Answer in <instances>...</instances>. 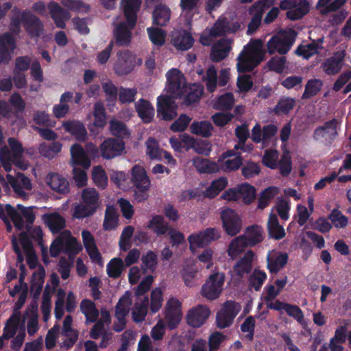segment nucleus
I'll return each mask as SVG.
<instances>
[{"label":"nucleus","mask_w":351,"mask_h":351,"mask_svg":"<svg viewBox=\"0 0 351 351\" xmlns=\"http://www.w3.org/2000/svg\"><path fill=\"white\" fill-rule=\"evenodd\" d=\"M141 269L143 274L149 271L153 273L156 271L158 265L157 254L152 250H148L141 257Z\"/></svg>","instance_id":"e433bc0d"},{"label":"nucleus","mask_w":351,"mask_h":351,"mask_svg":"<svg viewBox=\"0 0 351 351\" xmlns=\"http://www.w3.org/2000/svg\"><path fill=\"white\" fill-rule=\"evenodd\" d=\"M319 43H323V38H319L317 42L313 40L312 43L307 44L306 45H299L296 50L295 53L299 56H302L305 59H308L312 56L317 53L319 49Z\"/></svg>","instance_id":"c03bdc74"},{"label":"nucleus","mask_w":351,"mask_h":351,"mask_svg":"<svg viewBox=\"0 0 351 351\" xmlns=\"http://www.w3.org/2000/svg\"><path fill=\"white\" fill-rule=\"evenodd\" d=\"M202 80L206 82V87L209 93H213L217 85V73L215 66L212 65L206 70Z\"/></svg>","instance_id":"3c124183"},{"label":"nucleus","mask_w":351,"mask_h":351,"mask_svg":"<svg viewBox=\"0 0 351 351\" xmlns=\"http://www.w3.org/2000/svg\"><path fill=\"white\" fill-rule=\"evenodd\" d=\"M62 147V143L58 141H53L51 144L43 143L40 144L38 151L40 154L43 157L51 159L61 152Z\"/></svg>","instance_id":"79ce46f5"},{"label":"nucleus","mask_w":351,"mask_h":351,"mask_svg":"<svg viewBox=\"0 0 351 351\" xmlns=\"http://www.w3.org/2000/svg\"><path fill=\"white\" fill-rule=\"evenodd\" d=\"M168 222L162 215H156L149 221L147 228L152 230L157 236L165 235L170 228Z\"/></svg>","instance_id":"7c9ffc66"},{"label":"nucleus","mask_w":351,"mask_h":351,"mask_svg":"<svg viewBox=\"0 0 351 351\" xmlns=\"http://www.w3.org/2000/svg\"><path fill=\"white\" fill-rule=\"evenodd\" d=\"M239 198H242L245 204L252 203L256 197V189L249 184H242L239 189Z\"/></svg>","instance_id":"bf43d9fd"},{"label":"nucleus","mask_w":351,"mask_h":351,"mask_svg":"<svg viewBox=\"0 0 351 351\" xmlns=\"http://www.w3.org/2000/svg\"><path fill=\"white\" fill-rule=\"evenodd\" d=\"M125 149V142L114 137L106 138L99 145L101 156L106 160H111L122 155Z\"/></svg>","instance_id":"0eeeda50"},{"label":"nucleus","mask_w":351,"mask_h":351,"mask_svg":"<svg viewBox=\"0 0 351 351\" xmlns=\"http://www.w3.org/2000/svg\"><path fill=\"white\" fill-rule=\"evenodd\" d=\"M47 8L56 26L58 28L64 29L66 22L71 18L70 12L55 1L49 2Z\"/></svg>","instance_id":"2eb2a0df"},{"label":"nucleus","mask_w":351,"mask_h":351,"mask_svg":"<svg viewBox=\"0 0 351 351\" xmlns=\"http://www.w3.org/2000/svg\"><path fill=\"white\" fill-rule=\"evenodd\" d=\"M71 162L73 166L82 167L84 169H88L90 166V160L82 146L75 143L70 149Z\"/></svg>","instance_id":"aec40b11"},{"label":"nucleus","mask_w":351,"mask_h":351,"mask_svg":"<svg viewBox=\"0 0 351 351\" xmlns=\"http://www.w3.org/2000/svg\"><path fill=\"white\" fill-rule=\"evenodd\" d=\"M19 322V313H14L9 317L3 328V337H4L5 339L8 340L14 337L16 333Z\"/></svg>","instance_id":"37998d69"},{"label":"nucleus","mask_w":351,"mask_h":351,"mask_svg":"<svg viewBox=\"0 0 351 351\" xmlns=\"http://www.w3.org/2000/svg\"><path fill=\"white\" fill-rule=\"evenodd\" d=\"M130 181L133 187L134 199L139 203L146 201L149 196L151 180L145 169L135 165L130 170Z\"/></svg>","instance_id":"f03ea898"},{"label":"nucleus","mask_w":351,"mask_h":351,"mask_svg":"<svg viewBox=\"0 0 351 351\" xmlns=\"http://www.w3.org/2000/svg\"><path fill=\"white\" fill-rule=\"evenodd\" d=\"M193 164L200 173H213L219 171V167L216 162L200 156L195 157Z\"/></svg>","instance_id":"473e14b6"},{"label":"nucleus","mask_w":351,"mask_h":351,"mask_svg":"<svg viewBox=\"0 0 351 351\" xmlns=\"http://www.w3.org/2000/svg\"><path fill=\"white\" fill-rule=\"evenodd\" d=\"M225 275L222 272H215L208 277L202 287V295L209 300L217 298L222 290Z\"/></svg>","instance_id":"39448f33"},{"label":"nucleus","mask_w":351,"mask_h":351,"mask_svg":"<svg viewBox=\"0 0 351 351\" xmlns=\"http://www.w3.org/2000/svg\"><path fill=\"white\" fill-rule=\"evenodd\" d=\"M92 179L95 185L101 189H105L107 186V176L101 166L94 167L92 172Z\"/></svg>","instance_id":"774afa93"},{"label":"nucleus","mask_w":351,"mask_h":351,"mask_svg":"<svg viewBox=\"0 0 351 351\" xmlns=\"http://www.w3.org/2000/svg\"><path fill=\"white\" fill-rule=\"evenodd\" d=\"M124 265L121 258H113L107 264L106 271L109 277L118 278L122 274Z\"/></svg>","instance_id":"8fccbe9b"},{"label":"nucleus","mask_w":351,"mask_h":351,"mask_svg":"<svg viewBox=\"0 0 351 351\" xmlns=\"http://www.w3.org/2000/svg\"><path fill=\"white\" fill-rule=\"evenodd\" d=\"M241 237H245L243 240L249 247H254L263 241V229L258 225H252L246 228L245 234Z\"/></svg>","instance_id":"a878e982"},{"label":"nucleus","mask_w":351,"mask_h":351,"mask_svg":"<svg viewBox=\"0 0 351 351\" xmlns=\"http://www.w3.org/2000/svg\"><path fill=\"white\" fill-rule=\"evenodd\" d=\"M171 41L174 47L181 51L188 50L194 43L192 35L184 29L176 32L172 36Z\"/></svg>","instance_id":"5701e85b"},{"label":"nucleus","mask_w":351,"mask_h":351,"mask_svg":"<svg viewBox=\"0 0 351 351\" xmlns=\"http://www.w3.org/2000/svg\"><path fill=\"white\" fill-rule=\"evenodd\" d=\"M43 219L53 234H57L66 226L65 219L58 213L45 214Z\"/></svg>","instance_id":"c85d7f7f"},{"label":"nucleus","mask_w":351,"mask_h":351,"mask_svg":"<svg viewBox=\"0 0 351 351\" xmlns=\"http://www.w3.org/2000/svg\"><path fill=\"white\" fill-rule=\"evenodd\" d=\"M97 206H92L84 203L75 207L73 216L77 219H83L93 215L97 210Z\"/></svg>","instance_id":"69168bd1"},{"label":"nucleus","mask_w":351,"mask_h":351,"mask_svg":"<svg viewBox=\"0 0 351 351\" xmlns=\"http://www.w3.org/2000/svg\"><path fill=\"white\" fill-rule=\"evenodd\" d=\"M267 278V274L264 271L255 269L249 277V285L258 291L262 287Z\"/></svg>","instance_id":"6e6d98bb"},{"label":"nucleus","mask_w":351,"mask_h":351,"mask_svg":"<svg viewBox=\"0 0 351 351\" xmlns=\"http://www.w3.org/2000/svg\"><path fill=\"white\" fill-rule=\"evenodd\" d=\"M309 11V3L307 0H299L296 5L287 12V17L291 21L302 19Z\"/></svg>","instance_id":"4c0bfd02"},{"label":"nucleus","mask_w":351,"mask_h":351,"mask_svg":"<svg viewBox=\"0 0 351 351\" xmlns=\"http://www.w3.org/2000/svg\"><path fill=\"white\" fill-rule=\"evenodd\" d=\"M203 94V89L199 86L193 84L189 88V92L184 97V104L191 106L200 99Z\"/></svg>","instance_id":"680f3d73"},{"label":"nucleus","mask_w":351,"mask_h":351,"mask_svg":"<svg viewBox=\"0 0 351 351\" xmlns=\"http://www.w3.org/2000/svg\"><path fill=\"white\" fill-rule=\"evenodd\" d=\"M267 230L269 237L276 240H280L285 236V229L279 224L278 217L275 214H271L269 217Z\"/></svg>","instance_id":"72a5a7b5"},{"label":"nucleus","mask_w":351,"mask_h":351,"mask_svg":"<svg viewBox=\"0 0 351 351\" xmlns=\"http://www.w3.org/2000/svg\"><path fill=\"white\" fill-rule=\"evenodd\" d=\"M278 193V188L276 186H269L266 188L258 198V208L263 209L266 208L270 201L276 196Z\"/></svg>","instance_id":"4d7b16f0"},{"label":"nucleus","mask_w":351,"mask_h":351,"mask_svg":"<svg viewBox=\"0 0 351 351\" xmlns=\"http://www.w3.org/2000/svg\"><path fill=\"white\" fill-rule=\"evenodd\" d=\"M295 105V100L289 97H281L276 106L274 111L276 114H287L294 108Z\"/></svg>","instance_id":"49530a36"},{"label":"nucleus","mask_w":351,"mask_h":351,"mask_svg":"<svg viewBox=\"0 0 351 351\" xmlns=\"http://www.w3.org/2000/svg\"><path fill=\"white\" fill-rule=\"evenodd\" d=\"M7 180L10 184L14 193L20 196L25 195L23 189L30 190L32 189L31 180L22 173H19L16 177L8 174Z\"/></svg>","instance_id":"a211bd4d"},{"label":"nucleus","mask_w":351,"mask_h":351,"mask_svg":"<svg viewBox=\"0 0 351 351\" xmlns=\"http://www.w3.org/2000/svg\"><path fill=\"white\" fill-rule=\"evenodd\" d=\"M110 133L115 137V138L123 140L129 138L131 133L128 126L121 121L112 119L109 122Z\"/></svg>","instance_id":"c756f323"},{"label":"nucleus","mask_w":351,"mask_h":351,"mask_svg":"<svg viewBox=\"0 0 351 351\" xmlns=\"http://www.w3.org/2000/svg\"><path fill=\"white\" fill-rule=\"evenodd\" d=\"M149 38L153 45L158 47L164 45L166 38V32L161 28L150 27L147 29Z\"/></svg>","instance_id":"de8ad7c7"},{"label":"nucleus","mask_w":351,"mask_h":351,"mask_svg":"<svg viewBox=\"0 0 351 351\" xmlns=\"http://www.w3.org/2000/svg\"><path fill=\"white\" fill-rule=\"evenodd\" d=\"M286 57L276 56L267 62V65L270 71L281 74L286 68Z\"/></svg>","instance_id":"13d9d810"},{"label":"nucleus","mask_w":351,"mask_h":351,"mask_svg":"<svg viewBox=\"0 0 351 351\" xmlns=\"http://www.w3.org/2000/svg\"><path fill=\"white\" fill-rule=\"evenodd\" d=\"M178 105L174 97L169 95H160L157 98L158 117L164 121H171L177 117Z\"/></svg>","instance_id":"6e6552de"},{"label":"nucleus","mask_w":351,"mask_h":351,"mask_svg":"<svg viewBox=\"0 0 351 351\" xmlns=\"http://www.w3.org/2000/svg\"><path fill=\"white\" fill-rule=\"evenodd\" d=\"M117 56V60L114 66L115 73L118 75L130 73L134 68V64L129 52L128 51H119Z\"/></svg>","instance_id":"6ab92c4d"},{"label":"nucleus","mask_w":351,"mask_h":351,"mask_svg":"<svg viewBox=\"0 0 351 351\" xmlns=\"http://www.w3.org/2000/svg\"><path fill=\"white\" fill-rule=\"evenodd\" d=\"M343 56L341 58L332 57L327 59L322 66L324 71L329 75L337 74L342 68Z\"/></svg>","instance_id":"a18cd8bd"},{"label":"nucleus","mask_w":351,"mask_h":351,"mask_svg":"<svg viewBox=\"0 0 351 351\" xmlns=\"http://www.w3.org/2000/svg\"><path fill=\"white\" fill-rule=\"evenodd\" d=\"M165 319L169 330L175 329L181 320V315L179 307L180 302L178 300H170L167 303Z\"/></svg>","instance_id":"dca6fc26"},{"label":"nucleus","mask_w":351,"mask_h":351,"mask_svg":"<svg viewBox=\"0 0 351 351\" xmlns=\"http://www.w3.org/2000/svg\"><path fill=\"white\" fill-rule=\"evenodd\" d=\"M220 232L215 228H207L198 234H192L188 237L190 247L193 246L204 247L212 241L218 240L220 238Z\"/></svg>","instance_id":"1a4fd4ad"},{"label":"nucleus","mask_w":351,"mask_h":351,"mask_svg":"<svg viewBox=\"0 0 351 351\" xmlns=\"http://www.w3.org/2000/svg\"><path fill=\"white\" fill-rule=\"evenodd\" d=\"M10 150L14 158V163L19 165L24 153V149L22 144L16 138L10 137L8 139Z\"/></svg>","instance_id":"864d4df0"},{"label":"nucleus","mask_w":351,"mask_h":351,"mask_svg":"<svg viewBox=\"0 0 351 351\" xmlns=\"http://www.w3.org/2000/svg\"><path fill=\"white\" fill-rule=\"evenodd\" d=\"M254 258L255 253L254 251L252 250H247L234 265L233 271L234 274L239 278L250 274L253 269Z\"/></svg>","instance_id":"ddd939ff"},{"label":"nucleus","mask_w":351,"mask_h":351,"mask_svg":"<svg viewBox=\"0 0 351 351\" xmlns=\"http://www.w3.org/2000/svg\"><path fill=\"white\" fill-rule=\"evenodd\" d=\"M297 36L296 32L290 29L282 36H274L267 43V52L274 54L278 52L280 55L286 54L293 45Z\"/></svg>","instance_id":"20e7f679"},{"label":"nucleus","mask_w":351,"mask_h":351,"mask_svg":"<svg viewBox=\"0 0 351 351\" xmlns=\"http://www.w3.org/2000/svg\"><path fill=\"white\" fill-rule=\"evenodd\" d=\"M94 125L102 128L106 125V110L100 102H96L93 106Z\"/></svg>","instance_id":"5fc2aeb1"},{"label":"nucleus","mask_w":351,"mask_h":351,"mask_svg":"<svg viewBox=\"0 0 351 351\" xmlns=\"http://www.w3.org/2000/svg\"><path fill=\"white\" fill-rule=\"evenodd\" d=\"M210 313V309L206 306L199 304L189 311L187 324L193 328H199L206 322Z\"/></svg>","instance_id":"9b49d317"},{"label":"nucleus","mask_w":351,"mask_h":351,"mask_svg":"<svg viewBox=\"0 0 351 351\" xmlns=\"http://www.w3.org/2000/svg\"><path fill=\"white\" fill-rule=\"evenodd\" d=\"M191 133L208 138L212 134L213 125L210 121H194L190 126Z\"/></svg>","instance_id":"a19ab883"},{"label":"nucleus","mask_w":351,"mask_h":351,"mask_svg":"<svg viewBox=\"0 0 351 351\" xmlns=\"http://www.w3.org/2000/svg\"><path fill=\"white\" fill-rule=\"evenodd\" d=\"M168 82V92L172 95V97L181 98L186 88L183 82V76L178 69H171L167 73Z\"/></svg>","instance_id":"9d476101"},{"label":"nucleus","mask_w":351,"mask_h":351,"mask_svg":"<svg viewBox=\"0 0 351 351\" xmlns=\"http://www.w3.org/2000/svg\"><path fill=\"white\" fill-rule=\"evenodd\" d=\"M238 21H232L226 17L219 18L215 24L216 35L222 36L226 34L235 33L240 29Z\"/></svg>","instance_id":"bb28decb"},{"label":"nucleus","mask_w":351,"mask_h":351,"mask_svg":"<svg viewBox=\"0 0 351 351\" xmlns=\"http://www.w3.org/2000/svg\"><path fill=\"white\" fill-rule=\"evenodd\" d=\"M227 185L228 180L225 177H221L217 180H215L206 189V195L209 197L213 198L219 195V193L223 190Z\"/></svg>","instance_id":"603ef678"},{"label":"nucleus","mask_w":351,"mask_h":351,"mask_svg":"<svg viewBox=\"0 0 351 351\" xmlns=\"http://www.w3.org/2000/svg\"><path fill=\"white\" fill-rule=\"evenodd\" d=\"M81 312L84 315L86 322L94 323L99 317V310L96 308L94 302L88 299H84L80 303Z\"/></svg>","instance_id":"f704fd0d"},{"label":"nucleus","mask_w":351,"mask_h":351,"mask_svg":"<svg viewBox=\"0 0 351 351\" xmlns=\"http://www.w3.org/2000/svg\"><path fill=\"white\" fill-rule=\"evenodd\" d=\"M135 108L138 116L144 123H149L152 121L154 115V108L149 101L140 99L135 104Z\"/></svg>","instance_id":"cd10ccee"},{"label":"nucleus","mask_w":351,"mask_h":351,"mask_svg":"<svg viewBox=\"0 0 351 351\" xmlns=\"http://www.w3.org/2000/svg\"><path fill=\"white\" fill-rule=\"evenodd\" d=\"M16 48L14 37L10 33L0 35V50L5 53H11Z\"/></svg>","instance_id":"052dcab7"},{"label":"nucleus","mask_w":351,"mask_h":351,"mask_svg":"<svg viewBox=\"0 0 351 351\" xmlns=\"http://www.w3.org/2000/svg\"><path fill=\"white\" fill-rule=\"evenodd\" d=\"M146 154L151 159L161 160L162 159V149H160L158 142L156 138L149 137L146 143Z\"/></svg>","instance_id":"09e8293b"},{"label":"nucleus","mask_w":351,"mask_h":351,"mask_svg":"<svg viewBox=\"0 0 351 351\" xmlns=\"http://www.w3.org/2000/svg\"><path fill=\"white\" fill-rule=\"evenodd\" d=\"M324 82L320 79L308 80L305 85L304 91L302 95V99H311L317 95L322 90Z\"/></svg>","instance_id":"ea45409f"},{"label":"nucleus","mask_w":351,"mask_h":351,"mask_svg":"<svg viewBox=\"0 0 351 351\" xmlns=\"http://www.w3.org/2000/svg\"><path fill=\"white\" fill-rule=\"evenodd\" d=\"M62 126L66 132L70 133L78 141L84 142L87 138V131L84 125L79 121H68Z\"/></svg>","instance_id":"b1692460"},{"label":"nucleus","mask_w":351,"mask_h":351,"mask_svg":"<svg viewBox=\"0 0 351 351\" xmlns=\"http://www.w3.org/2000/svg\"><path fill=\"white\" fill-rule=\"evenodd\" d=\"M263 60V53L253 46L246 45L237 58V68L239 73L250 72Z\"/></svg>","instance_id":"7ed1b4c3"},{"label":"nucleus","mask_w":351,"mask_h":351,"mask_svg":"<svg viewBox=\"0 0 351 351\" xmlns=\"http://www.w3.org/2000/svg\"><path fill=\"white\" fill-rule=\"evenodd\" d=\"M171 16V10L165 4H157L152 13V23L154 25L166 26L169 22Z\"/></svg>","instance_id":"4be33fe9"},{"label":"nucleus","mask_w":351,"mask_h":351,"mask_svg":"<svg viewBox=\"0 0 351 351\" xmlns=\"http://www.w3.org/2000/svg\"><path fill=\"white\" fill-rule=\"evenodd\" d=\"M123 13L127 23L131 29H133L137 21V14L141 8L142 0H123Z\"/></svg>","instance_id":"f3484780"},{"label":"nucleus","mask_w":351,"mask_h":351,"mask_svg":"<svg viewBox=\"0 0 351 351\" xmlns=\"http://www.w3.org/2000/svg\"><path fill=\"white\" fill-rule=\"evenodd\" d=\"M130 27L128 28L125 23H121L114 30L116 43L119 46L128 45L131 41Z\"/></svg>","instance_id":"58836bf2"},{"label":"nucleus","mask_w":351,"mask_h":351,"mask_svg":"<svg viewBox=\"0 0 351 351\" xmlns=\"http://www.w3.org/2000/svg\"><path fill=\"white\" fill-rule=\"evenodd\" d=\"M244 238L240 235L230 241L227 250L228 255L230 258H237L241 253L244 252L247 247H249L243 240Z\"/></svg>","instance_id":"c9c22d12"},{"label":"nucleus","mask_w":351,"mask_h":351,"mask_svg":"<svg viewBox=\"0 0 351 351\" xmlns=\"http://www.w3.org/2000/svg\"><path fill=\"white\" fill-rule=\"evenodd\" d=\"M288 254L276 250L269 251L267 255V268L271 274H278L287 263Z\"/></svg>","instance_id":"4468645a"},{"label":"nucleus","mask_w":351,"mask_h":351,"mask_svg":"<svg viewBox=\"0 0 351 351\" xmlns=\"http://www.w3.org/2000/svg\"><path fill=\"white\" fill-rule=\"evenodd\" d=\"M13 14L10 23V31L18 34L21 32V26L23 25L27 35L32 38H39L45 31L43 22L30 10H21L17 7L12 10Z\"/></svg>","instance_id":"f257e3e1"},{"label":"nucleus","mask_w":351,"mask_h":351,"mask_svg":"<svg viewBox=\"0 0 351 351\" xmlns=\"http://www.w3.org/2000/svg\"><path fill=\"white\" fill-rule=\"evenodd\" d=\"M119 215L114 206H107L103 222V229L106 231L115 230L119 224Z\"/></svg>","instance_id":"2f4dec72"},{"label":"nucleus","mask_w":351,"mask_h":351,"mask_svg":"<svg viewBox=\"0 0 351 351\" xmlns=\"http://www.w3.org/2000/svg\"><path fill=\"white\" fill-rule=\"evenodd\" d=\"M224 232L230 237L236 236L242 228V219L233 209L226 208L220 213Z\"/></svg>","instance_id":"423d86ee"},{"label":"nucleus","mask_w":351,"mask_h":351,"mask_svg":"<svg viewBox=\"0 0 351 351\" xmlns=\"http://www.w3.org/2000/svg\"><path fill=\"white\" fill-rule=\"evenodd\" d=\"M328 219L337 228H343L348 223V219L337 208L333 209L328 215Z\"/></svg>","instance_id":"338daca9"},{"label":"nucleus","mask_w":351,"mask_h":351,"mask_svg":"<svg viewBox=\"0 0 351 351\" xmlns=\"http://www.w3.org/2000/svg\"><path fill=\"white\" fill-rule=\"evenodd\" d=\"M64 252L68 254L69 258L71 260L82 250V245L77 242V239L71 236L64 243Z\"/></svg>","instance_id":"e2e57ef3"},{"label":"nucleus","mask_w":351,"mask_h":351,"mask_svg":"<svg viewBox=\"0 0 351 351\" xmlns=\"http://www.w3.org/2000/svg\"><path fill=\"white\" fill-rule=\"evenodd\" d=\"M340 125L339 121L333 118L331 120L326 121L324 125L318 126L313 132V138L315 141H319L324 138L326 134L328 135L330 141L333 142L338 136L337 128Z\"/></svg>","instance_id":"f8f14e48"},{"label":"nucleus","mask_w":351,"mask_h":351,"mask_svg":"<svg viewBox=\"0 0 351 351\" xmlns=\"http://www.w3.org/2000/svg\"><path fill=\"white\" fill-rule=\"evenodd\" d=\"M47 184L53 191L61 194L69 192V183L62 176L56 173H49L47 177Z\"/></svg>","instance_id":"393cba45"},{"label":"nucleus","mask_w":351,"mask_h":351,"mask_svg":"<svg viewBox=\"0 0 351 351\" xmlns=\"http://www.w3.org/2000/svg\"><path fill=\"white\" fill-rule=\"evenodd\" d=\"M234 98L232 93H226L217 98L215 103V108L217 110H230L234 104Z\"/></svg>","instance_id":"0e129e2a"},{"label":"nucleus","mask_w":351,"mask_h":351,"mask_svg":"<svg viewBox=\"0 0 351 351\" xmlns=\"http://www.w3.org/2000/svg\"><path fill=\"white\" fill-rule=\"evenodd\" d=\"M82 237L84 247L90 259L93 262H96L99 264L101 263V255L96 246L95 239L92 234L88 230H83L82 232Z\"/></svg>","instance_id":"412c9836"}]
</instances>
